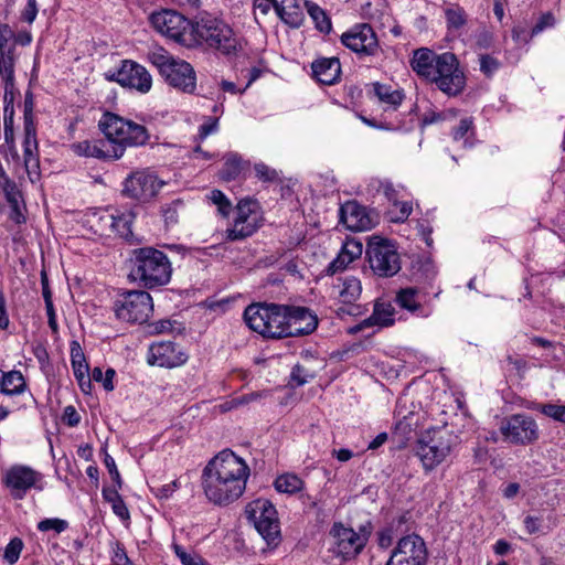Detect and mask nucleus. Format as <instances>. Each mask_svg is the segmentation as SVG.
I'll list each match as a JSON object with an SVG mask.
<instances>
[{
  "instance_id": "f257e3e1",
  "label": "nucleus",
  "mask_w": 565,
  "mask_h": 565,
  "mask_svg": "<svg viewBox=\"0 0 565 565\" xmlns=\"http://www.w3.org/2000/svg\"><path fill=\"white\" fill-rule=\"evenodd\" d=\"M249 467L231 450H223L209 461L202 472L206 498L217 505H227L245 491Z\"/></svg>"
},
{
  "instance_id": "f03ea898",
  "label": "nucleus",
  "mask_w": 565,
  "mask_h": 565,
  "mask_svg": "<svg viewBox=\"0 0 565 565\" xmlns=\"http://www.w3.org/2000/svg\"><path fill=\"white\" fill-rule=\"evenodd\" d=\"M129 278L148 289L161 287L171 280L172 266L168 256L153 247L132 250Z\"/></svg>"
},
{
  "instance_id": "7ed1b4c3",
  "label": "nucleus",
  "mask_w": 565,
  "mask_h": 565,
  "mask_svg": "<svg viewBox=\"0 0 565 565\" xmlns=\"http://www.w3.org/2000/svg\"><path fill=\"white\" fill-rule=\"evenodd\" d=\"M98 127L111 151L121 149V157L127 148L145 146L150 139L145 126L109 111L102 116Z\"/></svg>"
},
{
  "instance_id": "20e7f679",
  "label": "nucleus",
  "mask_w": 565,
  "mask_h": 565,
  "mask_svg": "<svg viewBox=\"0 0 565 565\" xmlns=\"http://www.w3.org/2000/svg\"><path fill=\"white\" fill-rule=\"evenodd\" d=\"M288 305L257 302L249 305L244 311V320L248 328L264 338H286Z\"/></svg>"
},
{
  "instance_id": "39448f33",
  "label": "nucleus",
  "mask_w": 565,
  "mask_h": 565,
  "mask_svg": "<svg viewBox=\"0 0 565 565\" xmlns=\"http://www.w3.org/2000/svg\"><path fill=\"white\" fill-rule=\"evenodd\" d=\"M148 57L169 86L185 94L195 92L196 73L190 63L174 57L162 47L150 52Z\"/></svg>"
},
{
  "instance_id": "423d86ee",
  "label": "nucleus",
  "mask_w": 565,
  "mask_h": 565,
  "mask_svg": "<svg viewBox=\"0 0 565 565\" xmlns=\"http://www.w3.org/2000/svg\"><path fill=\"white\" fill-rule=\"evenodd\" d=\"M192 33L199 41L225 55L235 54L241 46L232 28L211 15L202 17L196 21L192 25Z\"/></svg>"
},
{
  "instance_id": "0eeeda50",
  "label": "nucleus",
  "mask_w": 565,
  "mask_h": 565,
  "mask_svg": "<svg viewBox=\"0 0 565 565\" xmlns=\"http://www.w3.org/2000/svg\"><path fill=\"white\" fill-rule=\"evenodd\" d=\"M456 438L446 428H431L422 434L415 451L425 470H433L449 456Z\"/></svg>"
},
{
  "instance_id": "6e6552de",
  "label": "nucleus",
  "mask_w": 565,
  "mask_h": 565,
  "mask_svg": "<svg viewBox=\"0 0 565 565\" xmlns=\"http://www.w3.org/2000/svg\"><path fill=\"white\" fill-rule=\"evenodd\" d=\"M365 256L374 275L381 278L395 276L402 268V262L393 241L381 236H372Z\"/></svg>"
},
{
  "instance_id": "1a4fd4ad",
  "label": "nucleus",
  "mask_w": 565,
  "mask_h": 565,
  "mask_svg": "<svg viewBox=\"0 0 565 565\" xmlns=\"http://www.w3.org/2000/svg\"><path fill=\"white\" fill-rule=\"evenodd\" d=\"M372 531V525L367 522L361 525L359 532L352 527L345 526L341 522H337L330 530L332 539V552L334 555L348 561L358 556L364 548Z\"/></svg>"
},
{
  "instance_id": "9d476101",
  "label": "nucleus",
  "mask_w": 565,
  "mask_h": 565,
  "mask_svg": "<svg viewBox=\"0 0 565 565\" xmlns=\"http://www.w3.org/2000/svg\"><path fill=\"white\" fill-rule=\"evenodd\" d=\"M427 81L436 84L448 96L460 94L466 86V77L459 68V62L456 55L449 52L438 55Z\"/></svg>"
},
{
  "instance_id": "9b49d317",
  "label": "nucleus",
  "mask_w": 565,
  "mask_h": 565,
  "mask_svg": "<svg viewBox=\"0 0 565 565\" xmlns=\"http://www.w3.org/2000/svg\"><path fill=\"white\" fill-rule=\"evenodd\" d=\"M116 317L129 323H145L153 312L152 298L145 290H129L114 302Z\"/></svg>"
},
{
  "instance_id": "f8f14e48",
  "label": "nucleus",
  "mask_w": 565,
  "mask_h": 565,
  "mask_svg": "<svg viewBox=\"0 0 565 565\" xmlns=\"http://www.w3.org/2000/svg\"><path fill=\"white\" fill-rule=\"evenodd\" d=\"M245 513L267 544L276 545L278 543L279 521L277 511L269 500L259 498L252 501L246 505Z\"/></svg>"
},
{
  "instance_id": "ddd939ff",
  "label": "nucleus",
  "mask_w": 565,
  "mask_h": 565,
  "mask_svg": "<svg viewBox=\"0 0 565 565\" xmlns=\"http://www.w3.org/2000/svg\"><path fill=\"white\" fill-rule=\"evenodd\" d=\"M500 433L505 441L514 445H531L540 438L534 418L526 414H514L501 420Z\"/></svg>"
},
{
  "instance_id": "4468645a",
  "label": "nucleus",
  "mask_w": 565,
  "mask_h": 565,
  "mask_svg": "<svg viewBox=\"0 0 565 565\" xmlns=\"http://www.w3.org/2000/svg\"><path fill=\"white\" fill-rule=\"evenodd\" d=\"M164 184L147 170L131 172L122 182L121 194L140 203L150 202Z\"/></svg>"
},
{
  "instance_id": "2eb2a0df",
  "label": "nucleus",
  "mask_w": 565,
  "mask_h": 565,
  "mask_svg": "<svg viewBox=\"0 0 565 565\" xmlns=\"http://www.w3.org/2000/svg\"><path fill=\"white\" fill-rule=\"evenodd\" d=\"M427 558L425 541L417 534H409L397 541L385 565H426Z\"/></svg>"
},
{
  "instance_id": "dca6fc26",
  "label": "nucleus",
  "mask_w": 565,
  "mask_h": 565,
  "mask_svg": "<svg viewBox=\"0 0 565 565\" xmlns=\"http://www.w3.org/2000/svg\"><path fill=\"white\" fill-rule=\"evenodd\" d=\"M42 481V473L24 465L10 467L3 478L6 487L10 490L13 499L21 500L32 488L41 490L39 483Z\"/></svg>"
},
{
  "instance_id": "f3484780",
  "label": "nucleus",
  "mask_w": 565,
  "mask_h": 565,
  "mask_svg": "<svg viewBox=\"0 0 565 565\" xmlns=\"http://www.w3.org/2000/svg\"><path fill=\"white\" fill-rule=\"evenodd\" d=\"M150 22L159 33L175 42H184V35L192 29L191 22L183 14L168 9L153 12Z\"/></svg>"
},
{
  "instance_id": "a211bd4d",
  "label": "nucleus",
  "mask_w": 565,
  "mask_h": 565,
  "mask_svg": "<svg viewBox=\"0 0 565 565\" xmlns=\"http://www.w3.org/2000/svg\"><path fill=\"white\" fill-rule=\"evenodd\" d=\"M257 204L250 200H242L237 205V216L232 228L226 231L230 241L244 239L253 235L260 226V217L256 212Z\"/></svg>"
},
{
  "instance_id": "6ab92c4d",
  "label": "nucleus",
  "mask_w": 565,
  "mask_h": 565,
  "mask_svg": "<svg viewBox=\"0 0 565 565\" xmlns=\"http://www.w3.org/2000/svg\"><path fill=\"white\" fill-rule=\"evenodd\" d=\"M341 42L351 51L361 56L375 55L379 50V41L371 25L363 23L354 26L341 36Z\"/></svg>"
},
{
  "instance_id": "aec40b11",
  "label": "nucleus",
  "mask_w": 565,
  "mask_h": 565,
  "mask_svg": "<svg viewBox=\"0 0 565 565\" xmlns=\"http://www.w3.org/2000/svg\"><path fill=\"white\" fill-rule=\"evenodd\" d=\"M113 77L121 86L137 89L140 93L149 92L152 85V78L148 71L131 61H124Z\"/></svg>"
},
{
  "instance_id": "412c9836",
  "label": "nucleus",
  "mask_w": 565,
  "mask_h": 565,
  "mask_svg": "<svg viewBox=\"0 0 565 565\" xmlns=\"http://www.w3.org/2000/svg\"><path fill=\"white\" fill-rule=\"evenodd\" d=\"M188 356L173 342H158L150 345L147 361L160 367H177L185 363Z\"/></svg>"
},
{
  "instance_id": "4be33fe9",
  "label": "nucleus",
  "mask_w": 565,
  "mask_h": 565,
  "mask_svg": "<svg viewBox=\"0 0 565 565\" xmlns=\"http://www.w3.org/2000/svg\"><path fill=\"white\" fill-rule=\"evenodd\" d=\"M318 319L306 307L288 306L285 337H300L310 334L316 330Z\"/></svg>"
},
{
  "instance_id": "5701e85b",
  "label": "nucleus",
  "mask_w": 565,
  "mask_h": 565,
  "mask_svg": "<svg viewBox=\"0 0 565 565\" xmlns=\"http://www.w3.org/2000/svg\"><path fill=\"white\" fill-rule=\"evenodd\" d=\"M24 166L29 175L38 174L40 168L36 129L32 115L25 111L24 115V140H23Z\"/></svg>"
},
{
  "instance_id": "b1692460",
  "label": "nucleus",
  "mask_w": 565,
  "mask_h": 565,
  "mask_svg": "<svg viewBox=\"0 0 565 565\" xmlns=\"http://www.w3.org/2000/svg\"><path fill=\"white\" fill-rule=\"evenodd\" d=\"M340 221L352 232H362L373 226L364 206L355 201H348L340 207Z\"/></svg>"
},
{
  "instance_id": "393cba45",
  "label": "nucleus",
  "mask_w": 565,
  "mask_h": 565,
  "mask_svg": "<svg viewBox=\"0 0 565 565\" xmlns=\"http://www.w3.org/2000/svg\"><path fill=\"white\" fill-rule=\"evenodd\" d=\"M72 151L81 157L100 160H117L121 158V149L111 151L108 142L104 140H84L71 145Z\"/></svg>"
},
{
  "instance_id": "a878e982",
  "label": "nucleus",
  "mask_w": 565,
  "mask_h": 565,
  "mask_svg": "<svg viewBox=\"0 0 565 565\" xmlns=\"http://www.w3.org/2000/svg\"><path fill=\"white\" fill-rule=\"evenodd\" d=\"M363 245L356 239H347L338 256L327 267V274L334 275L345 269L353 260L362 255Z\"/></svg>"
},
{
  "instance_id": "bb28decb",
  "label": "nucleus",
  "mask_w": 565,
  "mask_h": 565,
  "mask_svg": "<svg viewBox=\"0 0 565 565\" xmlns=\"http://www.w3.org/2000/svg\"><path fill=\"white\" fill-rule=\"evenodd\" d=\"M396 409L397 420L394 425L392 437L397 443L398 447H404L411 439L412 433L417 426L418 419L413 412H409L408 414H403V407L401 404L397 405Z\"/></svg>"
},
{
  "instance_id": "cd10ccee",
  "label": "nucleus",
  "mask_w": 565,
  "mask_h": 565,
  "mask_svg": "<svg viewBox=\"0 0 565 565\" xmlns=\"http://www.w3.org/2000/svg\"><path fill=\"white\" fill-rule=\"evenodd\" d=\"M315 77L322 84H334L341 74L340 61L337 57H323L315 61L311 65Z\"/></svg>"
},
{
  "instance_id": "c85d7f7f",
  "label": "nucleus",
  "mask_w": 565,
  "mask_h": 565,
  "mask_svg": "<svg viewBox=\"0 0 565 565\" xmlns=\"http://www.w3.org/2000/svg\"><path fill=\"white\" fill-rule=\"evenodd\" d=\"M305 1L306 0H280L274 8L286 24L292 28H299L305 19Z\"/></svg>"
},
{
  "instance_id": "c756f323",
  "label": "nucleus",
  "mask_w": 565,
  "mask_h": 565,
  "mask_svg": "<svg viewBox=\"0 0 565 565\" xmlns=\"http://www.w3.org/2000/svg\"><path fill=\"white\" fill-rule=\"evenodd\" d=\"M446 28L448 33L460 35L468 24V13L457 3H451L444 8Z\"/></svg>"
},
{
  "instance_id": "7c9ffc66",
  "label": "nucleus",
  "mask_w": 565,
  "mask_h": 565,
  "mask_svg": "<svg viewBox=\"0 0 565 565\" xmlns=\"http://www.w3.org/2000/svg\"><path fill=\"white\" fill-rule=\"evenodd\" d=\"M437 58L438 55L431 50L423 47L414 52L411 65L414 72L427 79L434 70Z\"/></svg>"
},
{
  "instance_id": "2f4dec72",
  "label": "nucleus",
  "mask_w": 565,
  "mask_h": 565,
  "mask_svg": "<svg viewBox=\"0 0 565 565\" xmlns=\"http://www.w3.org/2000/svg\"><path fill=\"white\" fill-rule=\"evenodd\" d=\"M135 218L132 212H117V214H108L105 220L109 222L110 227L115 233L124 238L132 236L131 224ZM104 220V217L102 218Z\"/></svg>"
},
{
  "instance_id": "473e14b6",
  "label": "nucleus",
  "mask_w": 565,
  "mask_h": 565,
  "mask_svg": "<svg viewBox=\"0 0 565 565\" xmlns=\"http://www.w3.org/2000/svg\"><path fill=\"white\" fill-rule=\"evenodd\" d=\"M26 387L25 380L21 372L10 371L2 373L0 380V392L6 395H15L24 392Z\"/></svg>"
},
{
  "instance_id": "72a5a7b5",
  "label": "nucleus",
  "mask_w": 565,
  "mask_h": 565,
  "mask_svg": "<svg viewBox=\"0 0 565 565\" xmlns=\"http://www.w3.org/2000/svg\"><path fill=\"white\" fill-rule=\"evenodd\" d=\"M341 280V289L339 291L340 300L343 303H353L355 302L362 292V284L358 277L347 276L344 278H340Z\"/></svg>"
},
{
  "instance_id": "f704fd0d",
  "label": "nucleus",
  "mask_w": 565,
  "mask_h": 565,
  "mask_svg": "<svg viewBox=\"0 0 565 565\" xmlns=\"http://www.w3.org/2000/svg\"><path fill=\"white\" fill-rule=\"evenodd\" d=\"M373 92L380 102L396 109L404 99V94L398 89H392L391 86L379 82L373 84Z\"/></svg>"
},
{
  "instance_id": "c9c22d12",
  "label": "nucleus",
  "mask_w": 565,
  "mask_h": 565,
  "mask_svg": "<svg viewBox=\"0 0 565 565\" xmlns=\"http://www.w3.org/2000/svg\"><path fill=\"white\" fill-rule=\"evenodd\" d=\"M305 8L307 9L308 14L316 24V28L323 33H329L332 29L331 21L327 15L326 11L321 9L318 4L311 1L303 2Z\"/></svg>"
},
{
  "instance_id": "e433bc0d",
  "label": "nucleus",
  "mask_w": 565,
  "mask_h": 565,
  "mask_svg": "<svg viewBox=\"0 0 565 565\" xmlns=\"http://www.w3.org/2000/svg\"><path fill=\"white\" fill-rule=\"evenodd\" d=\"M275 488L278 492L294 494L303 488V481L295 473H284L276 478Z\"/></svg>"
},
{
  "instance_id": "4c0bfd02",
  "label": "nucleus",
  "mask_w": 565,
  "mask_h": 565,
  "mask_svg": "<svg viewBox=\"0 0 565 565\" xmlns=\"http://www.w3.org/2000/svg\"><path fill=\"white\" fill-rule=\"evenodd\" d=\"M394 309L391 305H375L372 316L364 321L365 324H379L381 327H388L394 322Z\"/></svg>"
},
{
  "instance_id": "58836bf2",
  "label": "nucleus",
  "mask_w": 565,
  "mask_h": 565,
  "mask_svg": "<svg viewBox=\"0 0 565 565\" xmlns=\"http://www.w3.org/2000/svg\"><path fill=\"white\" fill-rule=\"evenodd\" d=\"M71 362L72 367L75 375H81L84 373H88L89 366L86 362L85 354L77 341H73L71 343Z\"/></svg>"
},
{
  "instance_id": "ea45409f",
  "label": "nucleus",
  "mask_w": 565,
  "mask_h": 565,
  "mask_svg": "<svg viewBox=\"0 0 565 565\" xmlns=\"http://www.w3.org/2000/svg\"><path fill=\"white\" fill-rule=\"evenodd\" d=\"M416 296L417 290L415 288H404L397 292L395 301L401 308L415 312L420 308Z\"/></svg>"
},
{
  "instance_id": "a19ab883",
  "label": "nucleus",
  "mask_w": 565,
  "mask_h": 565,
  "mask_svg": "<svg viewBox=\"0 0 565 565\" xmlns=\"http://www.w3.org/2000/svg\"><path fill=\"white\" fill-rule=\"evenodd\" d=\"M472 36V41L475 45L480 50H488L493 44V33L492 31L484 24H480L475 31Z\"/></svg>"
},
{
  "instance_id": "79ce46f5",
  "label": "nucleus",
  "mask_w": 565,
  "mask_h": 565,
  "mask_svg": "<svg viewBox=\"0 0 565 565\" xmlns=\"http://www.w3.org/2000/svg\"><path fill=\"white\" fill-rule=\"evenodd\" d=\"M242 170L241 158L236 154L226 157L223 169L221 170V178L225 181L234 180Z\"/></svg>"
},
{
  "instance_id": "37998d69",
  "label": "nucleus",
  "mask_w": 565,
  "mask_h": 565,
  "mask_svg": "<svg viewBox=\"0 0 565 565\" xmlns=\"http://www.w3.org/2000/svg\"><path fill=\"white\" fill-rule=\"evenodd\" d=\"M183 201L178 199L161 207L162 215L167 225H173L179 221L180 210L183 209Z\"/></svg>"
},
{
  "instance_id": "c03bdc74",
  "label": "nucleus",
  "mask_w": 565,
  "mask_h": 565,
  "mask_svg": "<svg viewBox=\"0 0 565 565\" xmlns=\"http://www.w3.org/2000/svg\"><path fill=\"white\" fill-rule=\"evenodd\" d=\"M14 110L12 106H6L4 107V117H3V124H4V141L10 147H13L14 145V119H13Z\"/></svg>"
},
{
  "instance_id": "a18cd8bd",
  "label": "nucleus",
  "mask_w": 565,
  "mask_h": 565,
  "mask_svg": "<svg viewBox=\"0 0 565 565\" xmlns=\"http://www.w3.org/2000/svg\"><path fill=\"white\" fill-rule=\"evenodd\" d=\"M537 409L547 417L565 423V405L547 403L541 404Z\"/></svg>"
},
{
  "instance_id": "49530a36",
  "label": "nucleus",
  "mask_w": 565,
  "mask_h": 565,
  "mask_svg": "<svg viewBox=\"0 0 565 565\" xmlns=\"http://www.w3.org/2000/svg\"><path fill=\"white\" fill-rule=\"evenodd\" d=\"M312 377L313 374L308 369L301 364H297L294 366L290 374V385L301 386L308 383V381Z\"/></svg>"
},
{
  "instance_id": "de8ad7c7",
  "label": "nucleus",
  "mask_w": 565,
  "mask_h": 565,
  "mask_svg": "<svg viewBox=\"0 0 565 565\" xmlns=\"http://www.w3.org/2000/svg\"><path fill=\"white\" fill-rule=\"evenodd\" d=\"M22 547H23V543L20 539H18V537L12 539L9 542V544L6 546L4 555H3L4 559L9 564H14L20 557Z\"/></svg>"
},
{
  "instance_id": "09e8293b",
  "label": "nucleus",
  "mask_w": 565,
  "mask_h": 565,
  "mask_svg": "<svg viewBox=\"0 0 565 565\" xmlns=\"http://www.w3.org/2000/svg\"><path fill=\"white\" fill-rule=\"evenodd\" d=\"M256 177L265 182H275L279 179L278 172L269 166L259 162L254 166Z\"/></svg>"
},
{
  "instance_id": "8fccbe9b",
  "label": "nucleus",
  "mask_w": 565,
  "mask_h": 565,
  "mask_svg": "<svg viewBox=\"0 0 565 565\" xmlns=\"http://www.w3.org/2000/svg\"><path fill=\"white\" fill-rule=\"evenodd\" d=\"M391 213V221L395 223H402L408 218V216L412 213V205L408 202H399L398 205L394 206L390 211Z\"/></svg>"
},
{
  "instance_id": "3c124183",
  "label": "nucleus",
  "mask_w": 565,
  "mask_h": 565,
  "mask_svg": "<svg viewBox=\"0 0 565 565\" xmlns=\"http://www.w3.org/2000/svg\"><path fill=\"white\" fill-rule=\"evenodd\" d=\"M210 200L217 205L218 212L226 216L231 211V202L225 194L220 190H213L210 194Z\"/></svg>"
},
{
  "instance_id": "603ef678",
  "label": "nucleus",
  "mask_w": 565,
  "mask_h": 565,
  "mask_svg": "<svg viewBox=\"0 0 565 565\" xmlns=\"http://www.w3.org/2000/svg\"><path fill=\"white\" fill-rule=\"evenodd\" d=\"M113 556L111 562L113 565H132L131 561L129 559L125 547L122 543L119 541H115L113 544Z\"/></svg>"
},
{
  "instance_id": "864d4df0",
  "label": "nucleus",
  "mask_w": 565,
  "mask_h": 565,
  "mask_svg": "<svg viewBox=\"0 0 565 565\" xmlns=\"http://www.w3.org/2000/svg\"><path fill=\"white\" fill-rule=\"evenodd\" d=\"M67 522L61 519H44L39 522L38 529L42 532H46L50 530L55 531L56 533H61L67 529Z\"/></svg>"
},
{
  "instance_id": "5fc2aeb1",
  "label": "nucleus",
  "mask_w": 565,
  "mask_h": 565,
  "mask_svg": "<svg viewBox=\"0 0 565 565\" xmlns=\"http://www.w3.org/2000/svg\"><path fill=\"white\" fill-rule=\"evenodd\" d=\"M500 66L499 61L488 54H483L480 56V71L487 75L491 76Z\"/></svg>"
},
{
  "instance_id": "6e6d98bb",
  "label": "nucleus",
  "mask_w": 565,
  "mask_h": 565,
  "mask_svg": "<svg viewBox=\"0 0 565 565\" xmlns=\"http://www.w3.org/2000/svg\"><path fill=\"white\" fill-rule=\"evenodd\" d=\"M104 463L108 470V473L110 475L111 480L116 483L118 488H121L122 480L120 478V473L117 469L114 458L110 455L106 454L104 458Z\"/></svg>"
},
{
  "instance_id": "4d7b16f0",
  "label": "nucleus",
  "mask_w": 565,
  "mask_h": 565,
  "mask_svg": "<svg viewBox=\"0 0 565 565\" xmlns=\"http://www.w3.org/2000/svg\"><path fill=\"white\" fill-rule=\"evenodd\" d=\"M9 206H10V213H9L10 220L13 221L15 224L24 223L25 216H24L23 201L17 202L15 204H9Z\"/></svg>"
},
{
  "instance_id": "13d9d810",
  "label": "nucleus",
  "mask_w": 565,
  "mask_h": 565,
  "mask_svg": "<svg viewBox=\"0 0 565 565\" xmlns=\"http://www.w3.org/2000/svg\"><path fill=\"white\" fill-rule=\"evenodd\" d=\"M217 128H218L217 119L216 118H214V119L210 118L206 122H204L203 125L200 126V128H199V138L201 140L205 139L211 134L216 132Z\"/></svg>"
},
{
  "instance_id": "bf43d9fd",
  "label": "nucleus",
  "mask_w": 565,
  "mask_h": 565,
  "mask_svg": "<svg viewBox=\"0 0 565 565\" xmlns=\"http://www.w3.org/2000/svg\"><path fill=\"white\" fill-rule=\"evenodd\" d=\"M3 72L6 74L7 85L12 84L14 70H13V61L11 57H9L8 60H3L0 56V75Z\"/></svg>"
},
{
  "instance_id": "052dcab7",
  "label": "nucleus",
  "mask_w": 565,
  "mask_h": 565,
  "mask_svg": "<svg viewBox=\"0 0 565 565\" xmlns=\"http://www.w3.org/2000/svg\"><path fill=\"white\" fill-rule=\"evenodd\" d=\"M36 14V0H28V3L22 12V19L28 23H32L35 20Z\"/></svg>"
},
{
  "instance_id": "680f3d73",
  "label": "nucleus",
  "mask_w": 565,
  "mask_h": 565,
  "mask_svg": "<svg viewBox=\"0 0 565 565\" xmlns=\"http://www.w3.org/2000/svg\"><path fill=\"white\" fill-rule=\"evenodd\" d=\"M472 127V120L469 118H463L460 120L459 125L454 129V139H462L466 134L470 130Z\"/></svg>"
},
{
  "instance_id": "e2e57ef3",
  "label": "nucleus",
  "mask_w": 565,
  "mask_h": 565,
  "mask_svg": "<svg viewBox=\"0 0 565 565\" xmlns=\"http://www.w3.org/2000/svg\"><path fill=\"white\" fill-rule=\"evenodd\" d=\"M381 189L388 201L393 202L394 206L398 205L397 190L394 188L392 182H382Z\"/></svg>"
},
{
  "instance_id": "0e129e2a",
  "label": "nucleus",
  "mask_w": 565,
  "mask_h": 565,
  "mask_svg": "<svg viewBox=\"0 0 565 565\" xmlns=\"http://www.w3.org/2000/svg\"><path fill=\"white\" fill-rule=\"evenodd\" d=\"M394 541V533L392 529H385L379 533V546L381 548H387Z\"/></svg>"
},
{
  "instance_id": "69168bd1",
  "label": "nucleus",
  "mask_w": 565,
  "mask_h": 565,
  "mask_svg": "<svg viewBox=\"0 0 565 565\" xmlns=\"http://www.w3.org/2000/svg\"><path fill=\"white\" fill-rule=\"evenodd\" d=\"M524 526L529 534H535L541 529V519L537 516L527 515L524 519Z\"/></svg>"
},
{
  "instance_id": "338daca9",
  "label": "nucleus",
  "mask_w": 565,
  "mask_h": 565,
  "mask_svg": "<svg viewBox=\"0 0 565 565\" xmlns=\"http://www.w3.org/2000/svg\"><path fill=\"white\" fill-rule=\"evenodd\" d=\"M111 509L113 512L121 520H128L130 516L128 508L125 504L122 498L120 500H117V502L111 505Z\"/></svg>"
},
{
  "instance_id": "774afa93",
  "label": "nucleus",
  "mask_w": 565,
  "mask_h": 565,
  "mask_svg": "<svg viewBox=\"0 0 565 565\" xmlns=\"http://www.w3.org/2000/svg\"><path fill=\"white\" fill-rule=\"evenodd\" d=\"M173 550L183 565H199L194 561V557L192 555L188 554L186 552H184L180 545L174 544Z\"/></svg>"
}]
</instances>
